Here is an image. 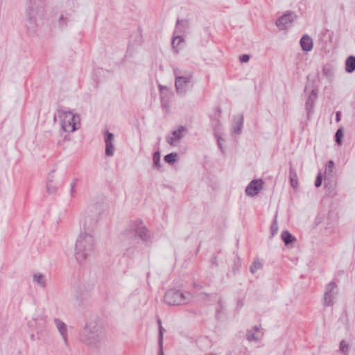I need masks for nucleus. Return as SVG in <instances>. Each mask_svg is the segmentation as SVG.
I'll use <instances>...</instances> for the list:
<instances>
[{
	"instance_id": "20",
	"label": "nucleus",
	"mask_w": 355,
	"mask_h": 355,
	"mask_svg": "<svg viewBox=\"0 0 355 355\" xmlns=\"http://www.w3.org/2000/svg\"><path fill=\"white\" fill-rule=\"evenodd\" d=\"M289 180L291 187L293 189H297L298 187L297 174L296 171L293 167H290L289 169Z\"/></svg>"
},
{
	"instance_id": "10",
	"label": "nucleus",
	"mask_w": 355,
	"mask_h": 355,
	"mask_svg": "<svg viewBox=\"0 0 355 355\" xmlns=\"http://www.w3.org/2000/svg\"><path fill=\"white\" fill-rule=\"evenodd\" d=\"M54 324L56 327L57 331L59 332L64 345H68V327L67 325L60 318L53 319Z\"/></svg>"
},
{
	"instance_id": "43",
	"label": "nucleus",
	"mask_w": 355,
	"mask_h": 355,
	"mask_svg": "<svg viewBox=\"0 0 355 355\" xmlns=\"http://www.w3.org/2000/svg\"><path fill=\"white\" fill-rule=\"evenodd\" d=\"M175 87L178 89V75L175 73Z\"/></svg>"
},
{
	"instance_id": "38",
	"label": "nucleus",
	"mask_w": 355,
	"mask_h": 355,
	"mask_svg": "<svg viewBox=\"0 0 355 355\" xmlns=\"http://www.w3.org/2000/svg\"><path fill=\"white\" fill-rule=\"evenodd\" d=\"M239 58L241 62H247L250 60V56L247 54H244L241 55Z\"/></svg>"
},
{
	"instance_id": "14",
	"label": "nucleus",
	"mask_w": 355,
	"mask_h": 355,
	"mask_svg": "<svg viewBox=\"0 0 355 355\" xmlns=\"http://www.w3.org/2000/svg\"><path fill=\"white\" fill-rule=\"evenodd\" d=\"M317 96H318L317 92L315 90L313 89L311 91V92L310 93V94L308 97V99L306 102V111L308 117H309L310 115L313 112L314 104L317 99Z\"/></svg>"
},
{
	"instance_id": "2",
	"label": "nucleus",
	"mask_w": 355,
	"mask_h": 355,
	"mask_svg": "<svg viewBox=\"0 0 355 355\" xmlns=\"http://www.w3.org/2000/svg\"><path fill=\"white\" fill-rule=\"evenodd\" d=\"M80 340L89 346H96L104 338L102 324L97 320H88L79 333Z\"/></svg>"
},
{
	"instance_id": "5",
	"label": "nucleus",
	"mask_w": 355,
	"mask_h": 355,
	"mask_svg": "<svg viewBox=\"0 0 355 355\" xmlns=\"http://www.w3.org/2000/svg\"><path fill=\"white\" fill-rule=\"evenodd\" d=\"M97 211V206L92 205L85 211L84 217L81 222L82 231L94 233V228L97 225L99 218V214Z\"/></svg>"
},
{
	"instance_id": "34",
	"label": "nucleus",
	"mask_w": 355,
	"mask_h": 355,
	"mask_svg": "<svg viewBox=\"0 0 355 355\" xmlns=\"http://www.w3.org/2000/svg\"><path fill=\"white\" fill-rule=\"evenodd\" d=\"M343 136V133L341 129H338L336 132V141L338 145L341 144V138Z\"/></svg>"
},
{
	"instance_id": "16",
	"label": "nucleus",
	"mask_w": 355,
	"mask_h": 355,
	"mask_svg": "<svg viewBox=\"0 0 355 355\" xmlns=\"http://www.w3.org/2000/svg\"><path fill=\"white\" fill-rule=\"evenodd\" d=\"M243 123V116L242 114H237L234 116L232 131L234 134L239 135L241 132V128Z\"/></svg>"
},
{
	"instance_id": "3",
	"label": "nucleus",
	"mask_w": 355,
	"mask_h": 355,
	"mask_svg": "<svg viewBox=\"0 0 355 355\" xmlns=\"http://www.w3.org/2000/svg\"><path fill=\"white\" fill-rule=\"evenodd\" d=\"M125 238L131 239L135 242L137 237L140 238L144 241H149L151 236L150 232L143 225L141 222L132 221L128 227L123 231L122 234Z\"/></svg>"
},
{
	"instance_id": "18",
	"label": "nucleus",
	"mask_w": 355,
	"mask_h": 355,
	"mask_svg": "<svg viewBox=\"0 0 355 355\" xmlns=\"http://www.w3.org/2000/svg\"><path fill=\"white\" fill-rule=\"evenodd\" d=\"M322 73L323 78L331 80L334 76V68L331 64H325L322 67Z\"/></svg>"
},
{
	"instance_id": "19",
	"label": "nucleus",
	"mask_w": 355,
	"mask_h": 355,
	"mask_svg": "<svg viewBox=\"0 0 355 355\" xmlns=\"http://www.w3.org/2000/svg\"><path fill=\"white\" fill-rule=\"evenodd\" d=\"M159 90H160V96H161L160 98H161L162 106L166 110H168V107H169L168 106L169 98H165V96H164L165 92H168V88H166V87H164L161 85H159Z\"/></svg>"
},
{
	"instance_id": "33",
	"label": "nucleus",
	"mask_w": 355,
	"mask_h": 355,
	"mask_svg": "<svg viewBox=\"0 0 355 355\" xmlns=\"http://www.w3.org/2000/svg\"><path fill=\"white\" fill-rule=\"evenodd\" d=\"M339 349L345 355H348L349 345L345 340H342L340 343Z\"/></svg>"
},
{
	"instance_id": "45",
	"label": "nucleus",
	"mask_w": 355,
	"mask_h": 355,
	"mask_svg": "<svg viewBox=\"0 0 355 355\" xmlns=\"http://www.w3.org/2000/svg\"><path fill=\"white\" fill-rule=\"evenodd\" d=\"M74 192H75L74 184H73L71 185V194H73Z\"/></svg>"
},
{
	"instance_id": "21",
	"label": "nucleus",
	"mask_w": 355,
	"mask_h": 355,
	"mask_svg": "<svg viewBox=\"0 0 355 355\" xmlns=\"http://www.w3.org/2000/svg\"><path fill=\"white\" fill-rule=\"evenodd\" d=\"M158 324H159V352L158 355H164L163 353V334L164 329L162 326V322L159 319L157 320Z\"/></svg>"
},
{
	"instance_id": "36",
	"label": "nucleus",
	"mask_w": 355,
	"mask_h": 355,
	"mask_svg": "<svg viewBox=\"0 0 355 355\" xmlns=\"http://www.w3.org/2000/svg\"><path fill=\"white\" fill-rule=\"evenodd\" d=\"M55 169L53 168L48 174L47 183L53 182H54V178H55L54 173H55Z\"/></svg>"
},
{
	"instance_id": "9",
	"label": "nucleus",
	"mask_w": 355,
	"mask_h": 355,
	"mask_svg": "<svg viewBox=\"0 0 355 355\" xmlns=\"http://www.w3.org/2000/svg\"><path fill=\"white\" fill-rule=\"evenodd\" d=\"M264 332L259 326L255 325L249 329L246 334V338L250 343H259L263 338Z\"/></svg>"
},
{
	"instance_id": "6",
	"label": "nucleus",
	"mask_w": 355,
	"mask_h": 355,
	"mask_svg": "<svg viewBox=\"0 0 355 355\" xmlns=\"http://www.w3.org/2000/svg\"><path fill=\"white\" fill-rule=\"evenodd\" d=\"M338 293L337 285L335 282H329L325 287L323 304L329 306L334 304V299Z\"/></svg>"
},
{
	"instance_id": "39",
	"label": "nucleus",
	"mask_w": 355,
	"mask_h": 355,
	"mask_svg": "<svg viewBox=\"0 0 355 355\" xmlns=\"http://www.w3.org/2000/svg\"><path fill=\"white\" fill-rule=\"evenodd\" d=\"M59 23L60 26H64L67 24V19L66 18H64L63 15L60 17Z\"/></svg>"
},
{
	"instance_id": "26",
	"label": "nucleus",
	"mask_w": 355,
	"mask_h": 355,
	"mask_svg": "<svg viewBox=\"0 0 355 355\" xmlns=\"http://www.w3.org/2000/svg\"><path fill=\"white\" fill-rule=\"evenodd\" d=\"M281 237L286 245H288L294 240L293 236L288 231L282 232Z\"/></svg>"
},
{
	"instance_id": "35",
	"label": "nucleus",
	"mask_w": 355,
	"mask_h": 355,
	"mask_svg": "<svg viewBox=\"0 0 355 355\" xmlns=\"http://www.w3.org/2000/svg\"><path fill=\"white\" fill-rule=\"evenodd\" d=\"M278 229V224L277 222V219L275 218L270 227L271 234L272 236H274L277 232Z\"/></svg>"
},
{
	"instance_id": "41",
	"label": "nucleus",
	"mask_w": 355,
	"mask_h": 355,
	"mask_svg": "<svg viewBox=\"0 0 355 355\" xmlns=\"http://www.w3.org/2000/svg\"><path fill=\"white\" fill-rule=\"evenodd\" d=\"M186 131V128L183 126H179V137L182 132H184Z\"/></svg>"
},
{
	"instance_id": "42",
	"label": "nucleus",
	"mask_w": 355,
	"mask_h": 355,
	"mask_svg": "<svg viewBox=\"0 0 355 355\" xmlns=\"http://www.w3.org/2000/svg\"><path fill=\"white\" fill-rule=\"evenodd\" d=\"M336 121L337 122H339L340 121V112H337L336 114Z\"/></svg>"
},
{
	"instance_id": "37",
	"label": "nucleus",
	"mask_w": 355,
	"mask_h": 355,
	"mask_svg": "<svg viewBox=\"0 0 355 355\" xmlns=\"http://www.w3.org/2000/svg\"><path fill=\"white\" fill-rule=\"evenodd\" d=\"M322 182V175L321 173H319L315 179V185L316 187H320Z\"/></svg>"
},
{
	"instance_id": "44",
	"label": "nucleus",
	"mask_w": 355,
	"mask_h": 355,
	"mask_svg": "<svg viewBox=\"0 0 355 355\" xmlns=\"http://www.w3.org/2000/svg\"><path fill=\"white\" fill-rule=\"evenodd\" d=\"M164 96H165V98H169L170 91L168 89V92H165Z\"/></svg>"
},
{
	"instance_id": "24",
	"label": "nucleus",
	"mask_w": 355,
	"mask_h": 355,
	"mask_svg": "<svg viewBox=\"0 0 355 355\" xmlns=\"http://www.w3.org/2000/svg\"><path fill=\"white\" fill-rule=\"evenodd\" d=\"M191 299V295L189 292L179 293V304H187Z\"/></svg>"
},
{
	"instance_id": "30",
	"label": "nucleus",
	"mask_w": 355,
	"mask_h": 355,
	"mask_svg": "<svg viewBox=\"0 0 355 355\" xmlns=\"http://www.w3.org/2000/svg\"><path fill=\"white\" fill-rule=\"evenodd\" d=\"M262 268V263L259 260H255L250 266V272L255 273Z\"/></svg>"
},
{
	"instance_id": "32",
	"label": "nucleus",
	"mask_w": 355,
	"mask_h": 355,
	"mask_svg": "<svg viewBox=\"0 0 355 355\" xmlns=\"http://www.w3.org/2000/svg\"><path fill=\"white\" fill-rule=\"evenodd\" d=\"M57 186L56 184H55V182H49V183H46V191L49 193V194H53L56 192L57 191Z\"/></svg>"
},
{
	"instance_id": "12",
	"label": "nucleus",
	"mask_w": 355,
	"mask_h": 355,
	"mask_svg": "<svg viewBox=\"0 0 355 355\" xmlns=\"http://www.w3.org/2000/svg\"><path fill=\"white\" fill-rule=\"evenodd\" d=\"M114 135L106 131L105 132V155L112 157L114 155V147L113 144Z\"/></svg>"
},
{
	"instance_id": "27",
	"label": "nucleus",
	"mask_w": 355,
	"mask_h": 355,
	"mask_svg": "<svg viewBox=\"0 0 355 355\" xmlns=\"http://www.w3.org/2000/svg\"><path fill=\"white\" fill-rule=\"evenodd\" d=\"M167 142L171 146H176L178 142V130H173L172 136L167 137Z\"/></svg>"
},
{
	"instance_id": "15",
	"label": "nucleus",
	"mask_w": 355,
	"mask_h": 355,
	"mask_svg": "<svg viewBox=\"0 0 355 355\" xmlns=\"http://www.w3.org/2000/svg\"><path fill=\"white\" fill-rule=\"evenodd\" d=\"M164 302L169 306H175L178 301V291L175 289L168 291L164 295Z\"/></svg>"
},
{
	"instance_id": "8",
	"label": "nucleus",
	"mask_w": 355,
	"mask_h": 355,
	"mask_svg": "<svg viewBox=\"0 0 355 355\" xmlns=\"http://www.w3.org/2000/svg\"><path fill=\"white\" fill-rule=\"evenodd\" d=\"M264 182L261 179L253 180L248 185L245 193L248 196L254 197L263 189Z\"/></svg>"
},
{
	"instance_id": "4",
	"label": "nucleus",
	"mask_w": 355,
	"mask_h": 355,
	"mask_svg": "<svg viewBox=\"0 0 355 355\" xmlns=\"http://www.w3.org/2000/svg\"><path fill=\"white\" fill-rule=\"evenodd\" d=\"M58 117L64 132H73L80 128V116L71 111L60 109L58 110Z\"/></svg>"
},
{
	"instance_id": "22",
	"label": "nucleus",
	"mask_w": 355,
	"mask_h": 355,
	"mask_svg": "<svg viewBox=\"0 0 355 355\" xmlns=\"http://www.w3.org/2000/svg\"><path fill=\"white\" fill-rule=\"evenodd\" d=\"M345 70L348 73H352L355 70V57L354 56H349L346 60L345 62Z\"/></svg>"
},
{
	"instance_id": "11",
	"label": "nucleus",
	"mask_w": 355,
	"mask_h": 355,
	"mask_svg": "<svg viewBox=\"0 0 355 355\" xmlns=\"http://www.w3.org/2000/svg\"><path fill=\"white\" fill-rule=\"evenodd\" d=\"M295 18L296 15L293 12L286 14L277 20L276 25L279 28L284 30L288 27L289 24H291Z\"/></svg>"
},
{
	"instance_id": "17",
	"label": "nucleus",
	"mask_w": 355,
	"mask_h": 355,
	"mask_svg": "<svg viewBox=\"0 0 355 355\" xmlns=\"http://www.w3.org/2000/svg\"><path fill=\"white\" fill-rule=\"evenodd\" d=\"M300 46L303 51H311L313 47L312 38L308 35H304L300 40Z\"/></svg>"
},
{
	"instance_id": "40",
	"label": "nucleus",
	"mask_w": 355,
	"mask_h": 355,
	"mask_svg": "<svg viewBox=\"0 0 355 355\" xmlns=\"http://www.w3.org/2000/svg\"><path fill=\"white\" fill-rule=\"evenodd\" d=\"M175 32H174V34L173 36V40H172V46H173V49L175 48V40L178 38V36H175Z\"/></svg>"
},
{
	"instance_id": "29",
	"label": "nucleus",
	"mask_w": 355,
	"mask_h": 355,
	"mask_svg": "<svg viewBox=\"0 0 355 355\" xmlns=\"http://www.w3.org/2000/svg\"><path fill=\"white\" fill-rule=\"evenodd\" d=\"M334 169V162L332 160L328 162L325 168V175L331 176Z\"/></svg>"
},
{
	"instance_id": "23",
	"label": "nucleus",
	"mask_w": 355,
	"mask_h": 355,
	"mask_svg": "<svg viewBox=\"0 0 355 355\" xmlns=\"http://www.w3.org/2000/svg\"><path fill=\"white\" fill-rule=\"evenodd\" d=\"M33 282L37 284L40 286L44 288L46 282L44 275L40 273H35L33 276Z\"/></svg>"
},
{
	"instance_id": "28",
	"label": "nucleus",
	"mask_w": 355,
	"mask_h": 355,
	"mask_svg": "<svg viewBox=\"0 0 355 355\" xmlns=\"http://www.w3.org/2000/svg\"><path fill=\"white\" fill-rule=\"evenodd\" d=\"M178 159V154L175 153H171L166 155L164 157V161L168 164H173Z\"/></svg>"
},
{
	"instance_id": "7",
	"label": "nucleus",
	"mask_w": 355,
	"mask_h": 355,
	"mask_svg": "<svg viewBox=\"0 0 355 355\" xmlns=\"http://www.w3.org/2000/svg\"><path fill=\"white\" fill-rule=\"evenodd\" d=\"M192 87V73L191 71L182 72L179 75V95L185 94Z\"/></svg>"
},
{
	"instance_id": "31",
	"label": "nucleus",
	"mask_w": 355,
	"mask_h": 355,
	"mask_svg": "<svg viewBox=\"0 0 355 355\" xmlns=\"http://www.w3.org/2000/svg\"><path fill=\"white\" fill-rule=\"evenodd\" d=\"M214 135L217 138L218 146L220 148V150H222L223 148H222L221 141H223V139L220 135V125H218V127L214 128Z\"/></svg>"
},
{
	"instance_id": "1",
	"label": "nucleus",
	"mask_w": 355,
	"mask_h": 355,
	"mask_svg": "<svg viewBox=\"0 0 355 355\" xmlns=\"http://www.w3.org/2000/svg\"><path fill=\"white\" fill-rule=\"evenodd\" d=\"M96 249V239L94 233L80 231L74 245V258L79 263L92 258Z\"/></svg>"
},
{
	"instance_id": "13",
	"label": "nucleus",
	"mask_w": 355,
	"mask_h": 355,
	"mask_svg": "<svg viewBox=\"0 0 355 355\" xmlns=\"http://www.w3.org/2000/svg\"><path fill=\"white\" fill-rule=\"evenodd\" d=\"M189 29L190 24L187 19L179 20V33H183V35H179V45L185 42V36L189 33Z\"/></svg>"
},
{
	"instance_id": "25",
	"label": "nucleus",
	"mask_w": 355,
	"mask_h": 355,
	"mask_svg": "<svg viewBox=\"0 0 355 355\" xmlns=\"http://www.w3.org/2000/svg\"><path fill=\"white\" fill-rule=\"evenodd\" d=\"M160 157L161 155L159 151L154 153L153 157V166L156 169H159L161 168Z\"/></svg>"
}]
</instances>
